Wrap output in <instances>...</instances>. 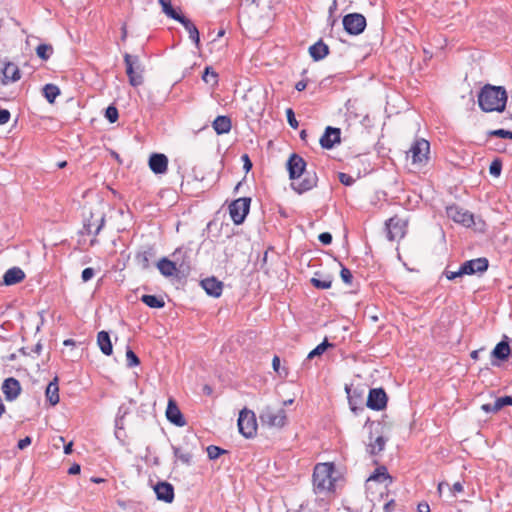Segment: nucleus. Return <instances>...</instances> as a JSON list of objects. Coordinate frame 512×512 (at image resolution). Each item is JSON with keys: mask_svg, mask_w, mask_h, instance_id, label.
<instances>
[{"mask_svg": "<svg viewBox=\"0 0 512 512\" xmlns=\"http://www.w3.org/2000/svg\"><path fill=\"white\" fill-rule=\"evenodd\" d=\"M250 204L251 198L249 197H241L231 202L229 214L234 224L240 225L244 222L249 213Z\"/></svg>", "mask_w": 512, "mask_h": 512, "instance_id": "9", "label": "nucleus"}, {"mask_svg": "<svg viewBox=\"0 0 512 512\" xmlns=\"http://www.w3.org/2000/svg\"><path fill=\"white\" fill-rule=\"evenodd\" d=\"M286 117H287V121H288L289 125L293 129H296L299 126V123L295 117V113L292 108L286 109Z\"/></svg>", "mask_w": 512, "mask_h": 512, "instance_id": "51", "label": "nucleus"}, {"mask_svg": "<svg viewBox=\"0 0 512 512\" xmlns=\"http://www.w3.org/2000/svg\"><path fill=\"white\" fill-rule=\"evenodd\" d=\"M217 78H218V74L213 70L212 67L205 68L203 75H202V79L205 83L213 82V84H216L218 81Z\"/></svg>", "mask_w": 512, "mask_h": 512, "instance_id": "42", "label": "nucleus"}, {"mask_svg": "<svg viewBox=\"0 0 512 512\" xmlns=\"http://www.w3.org/2000/svg\"><path fill=\"white\" fill-rule=\"evenodd\" d=\"M388 396L383 388L369 390L366 406L372 410L380 411L386 408Z\"/></svg>", "mask_w": 512, "mask_h": 512, "instance_id": "14", "label": "nucleus"}, {"mask_svg": "<svg viewBox=\"0 0 512 512\" xmlns=\"http://www.w3.org/2000/svg\"><path fill=\"white\" fill-rule=\"evenodd\" d=\"M45 395L47 400L51 405H56L59 403V386H58V377H55L48 385L45 391Z\"/></svg>", "mask_w": 512, "mask_h": 512, "instance_id": "32", "label": "nucleus"}, {"mask_svg": "<svg viewBox=\"0 0 512 512\" xmlns=\"http://www.w3.org/2000/svg\"><path fill=\"white\" fill-rule=\"evenodd\" d=\"M259 419L262 425L282 428L286 423V412L283 408L266 406L261 410Z\"/></svg>", "mask_w": 512, "mask_h": 512, "instance_id": "5", "label": "nucleus"}, {"mask_svg": "<svg viewBox=\"0 0 512 512\" xmlns=\"http://www.w3.org/2000/svg\"><path fill=\"white\" fill-rule=\"evenodd\" d=\"M140 300L150 308L160 309L165 306V302H164L163 298L158 297L156 295L145 294V295H142Z\"/></svg>", "mask_w": 512, "mask_h": 512, "instance_id": "36", "label": "nucleus"}, {"mask_svg": "<svg viewBox=\"0 0 512 512\" xmlns=\"http://www.w3.org/2000/svg\"><path fill=\"white\" fill-rule=\"evenodd\" d=\"M489 267V261L485 257H480L462 263V272L465 275L485 272Z\"/></svg>", "mask_w": 512, "mask_h": 512, "instance_id": "16", "label": "nucleus"}, {"mask_svg": "<svg viewBox=\"0 0 512 512\" xmlns=\"http://www.w3.org/2000/svg\"><path fill=\"white\" fill-rule=\"evenodd\" d=\"M309 54L314 61L323 60L329 54V47L320 39L309 47Z\"/></svg>", "mask_w": 512, "mask_h": 512, "instance_id": "25", "label": "nucleus"}, {"mask_svg": "<svg viewBox=\"0 0 512 512\" xmlns=\"http://www.w3.org/2000/svg\"><path fill=\"white\" fill-rule=\"evenodd\" d=\"M347 394H348V401L350 409L354 412V414H358L359 412H363L365 410L364 406L362 405V392H357L354 390L353 394H350V388L346 386L345 388Z\"/></svg>", "mask_w": 512, "mask_h": 512, "instance_id": "28", "label": "nucleus"}, {"mask_svg": "<svg viewBox=\"0 0 512 512\" xmlns=\"http://www.w3.org/2000/svg\"><path fill=\"white\" fill-rule=\"evenodd\" d=\"M417 511L418 512H430L429 504L427 502L419 503L417 506Z\"/></svg>", "mask_w": 512, "mask_h": 512, "instance_id": "64", "label": "nucleus"}, {"mask_svg": "<svg viewBox=\"0 0 512 512\" xmlns=\"http://www.w3.org/2000/svg\"><path fill=\"white\" fill-rule=\"evenodd\" d=\"M496 412L500 411L505 406H512V396H504L497 398L494 402Z\"/></svg>", "mask_w": 512, "mask_h": 512, "instance_id": "45", "label": "nucleus"}, {"mask_svg": "<svg viewBox=\"0 0 512 512\" xmlns=\"http://www.w3.org/2000/svg\"><path fill=\"white\" fill-rule=\"evenodd\" d=\"M340 277L345 284H348V285L352 284L353 275L348 268L342 266V269L340 271Z\"/></svg>", "mask_w": 512, "mask_h": 512, "instance_id": "49", "label": "nucleus"}, {"mask_svg": "<svg viewBox=\"0 0 512 512\" xmlns=\"http://www.w3.org/2000/svg\"><path fill=\"white\" fill-rule=\"evenodd\" d=\"M242 161H243V168L245 169L246 172L250 171L252 169V162L249 158V156L247 154H244L242 155L241 157Z\"/></svg>", "mask_w": 512, "mask_h": 512, "instance_id": "56", "label": "nucleus"}, {"mask_svg": "<svg viewBox=\"0 0 512 512\" xmlns=\"http://www.w3.org/2000/svg\"><path fill=\"white\" fill-rule=\"evenodd\" d=\"M159 4L162 7V11L171 19L175 21H179V19H182L184 15H182L180 12H178L171 4V0H158Z\"/></svg>", "mask_w": 512, "mask_h": 512, "instance_id": "35", "label": "nucleus"}, {"mask_svg": "<svg viewBox=\"0 0 512 512\" xmlns=\"http://www.w3.org/2000/svg\"><path fill=\"white\" fill-rule=\"evenodd\" d=\"M198 439L195 435H186L178 445H172V451L176 460L186 466L193 463L194 453L197 450Z\"/></svg>", "mask_w": 512, "mask_h": 512, "instance_id": "3", "label": "nucleus"}, {"mask_svg": "<svg viewBox=\"0 0 512 512\" xmlns=\"http://www.w3.org/2000/svg\"><path fill=\"white\" fill-rule=\"evenodd\" d=\"M149 167L155 174H163L167 171L168 158L161 153H153L149 157Z\"/></svg>", "mask_w": 512, "mask_h": 512, "instance_id": "22", "label": "nucleus"}, {"mask_svg": "<svg viewBox=\"0 0 512 512\" xmlns=\"http://www.w3.org/2000/svg\"><path fill=\"white\" fill-rule=\"evenodd\" d=\"M395 500L391 499L384 505V512H393L395 510Z\"/></svg>", "mask_w": 512, "mask_h": 512, "instance_id": "61", "label": "nucleus"}, {"mask_svg": "<svg viewBox=\"0 0 512 512\" xmlns=\"http://www.w3.org/2000/svg\"><path fill=\"white\" fill-rule=\"evenodd\" d=\"M506 102L507 92L503 86L486 84L478 94V105L484 112H503Z\"/></svg>", "mask_w": 512, "mask_h": 512, "instance_id": "2", "label": "nucleus"}, {"mask_svg": "<svg viewBox=\"0 0 512 512\" xmlns=\"http://www.w3.org/2000/svg\"><path fill=\"white\" fill-rule=\"evenodd\" d=\"M124 63L126 66V74L129 79V83L133 87L140 86L143 83V76L141 70L139 73L136 70L140 69V61L138 56L130 55L129 53L124 54Z\"/></svg>", "mask_w": 512, "mask_h": 512, "instance_id": "11", "label": "nucleus"}, {"mask_svg": "<svg viewBox=\"0 0 512 512\" xmlns=\"http://www.w3.org/2000/svg\"><path fill=\"white\" fill-rule=\"evenodd\" d=\"M333 344L329 343L327 339H324L319 345H317L313 350H311L307 356V359L311 360L315 357L321 356L329 347H332Z\"/></svg>", "mask_w": 512, "mask_h": 512, "instance_id": "39", "label": "nucleus"}, {"mask_svg": "<svg viewBox=\"0 0 512 512\" xmlns=\"http://www.w3.org/2000/svg\"><path fill=\"white\" fill-rule=\"evenodd\" d=\"M502 171V162L500 159L496 158L494 159L490 166H489V172L494 177H499Z\"/></svg>", "mask_w": 512, "mask_h": 512, "instance_id": "46", "label": "nucleus"}, {"mask_svg": "<svg viewBox=\"0 0 512 512\" xmlns=\"http://www.w3.org/2000/svg\"><path fill=\"white\" fill-rule=\"evenodd\" d=\"M191 254L192 250L183 246L177 248L172 254L175 262L181 263L183 261L187 265V275L190 273L192 265Z\"/></svg>", "mask_w": 512, "mask_h": 512, "instance_id": "26", "label": "nucleus"}, {"mask_svg": "<svg viewBox=\"0 0 512 512\" xmlns=\"http://www.w3.org/2000/svg\"><path fill=\"white\" fill-rule=\"evenodd\" d=\"M9 110L0 108V125L6 124L10 120Z\"/></svg>", "mask_w": 512, "mask_h": 512, "instance_id": "55", "label": "nucleus"}, {"mask_svg": "<svg viewBox=\"0 0 512 512\" xmlns=\"http://www.w3.org/2000/svg\"><path fill=\"white\" fill-rule=\"evenodd\" d=\"M306 167V161L296 153H292L286 163L289 179L292 181L291 189L299 195L311 191L318 185L316 171L307 170Z\"/></svg>", "mask_w": 512, "mask_h": 512, "instance_id": "1", "label": "nucleus"}, {"mask_svg": "<svg viewBox=\"0 0 512 512\" xmlns=\"http://www.w3.org/2000/svg\"><path fill=\"white\" fill-rule=\"evenodd\" d=\"M506 339L507 337H505L504 340L497 343V345L491 352L492 357L501 361L507 360L509 358L511 350L509 343Z\"/></svg>", "mask_w": 512, "mask_h": 512, "instance_id": "30", "label": "nucleus"}, {"mask_svg": "<svg viewBox=\"0 0 512 512\" xmlns=\"http://www.w3.org/2000/svg\"><path fill=\"white\" fill-rule=\"evenodd\" d=\"M386 445V439L382 435H378L374 441L370 436V442L367 445V451L371 455H377L384 450Z\"/></svg>", "mask_w": 512, "mask_h": 512, "instance_id": "33", "label": "nucleus"}, {"mask_svg": "<svg viewBox=\"0 0 512 512\" xmlns=\"http://www.w3.org/2000/svg\"><path fill=\"white\" fill-rule=\"evenodd\" d=\"M228 453L227 450L222 449L221 447H218L216 445H210L207 447V454L209 459L215 460L219 458L221 455Z\"/></svg>", "mask_w": 512, "mask_h": 512, "instance_id": "41", "label": "nucleus"}, {"mask_svg": "<svg viewBox=\"0 0 512 512\" xmlns=\"http://www.w3.org/2000/svg\"><path fill=\"white\" fill-rule=\"evenodd\" d=\"M333 472L334 466L332 463H318L315 466L312 477L314 489L317 492L330 491L334 487Z\"/></svg>", "mask_w": 512, "mask_h": 512, "instance_id": "4", "label": "nucleus"}, {"mask_svg": "<svg viewBox=\"0 0 512 512\" xmlns=\"http://www.w3.org/2000/svg\"><path fill=\"white\" fill-rule=\"evenodd\" d=\"M59 94L60 89L58 86L54 84L49 83L43 87V95L50 104H53L55 102V99Z\"/></svg>", "mask_w": 512, "mask_h": 512, "instance_id": "37", "label": "nucleus"}, {"mask_svg": "<svg viewBox=\"0 0 512 512\" xmlns=\"http://www.w3.org/2000/svg\"><path fill=\"white\" fill-rule=\"evenodd\" d=\"M212 125L218 135L228 133L232 127L231 119L224 115L217 116Z\"/></svg>", "mask_w": 512, "mask_h": 512, "instance_id": "31", "label": "nucleus"}, {"mask_svg": "<svg viewBox=\"0 0 512 512\" xmlns=\"http://www.w3.org/2000/svg\"><path fill=\"white\" fill-rule=\"evenodd\" d=\"M337 8H338V2H337V0H333L328 9L329 20L332 18V16L336 12Z\"/></svg>", "mask_w": 512, "mask_h": 512, "instance_id": "62", "label": "nucleus"}, {"mask_svg": "<svg viewBox=\"0 0 512 512\" xmlns=\"http://www.w3.org/2000/svg\"><path fill=\"white\" fill-rule=\"evenodd\" d=\"M200 284L209 296L215 298L221 296L223 290V283L217 280L215 277L205 278L201 280Z\"/></svg>", "mask_w": 512, "mask_h": 512, "instance_id": "23", "label": "nucleus"}, {"mask_svg": "<svg viewBox=\"0 0 512 512\" xmlns=\"http://www.w3.org/2000/svg\"><path fill=\"white\" fill-rule=\"evenodd\" d=\"M332 234L329 233V232H323L321 234H319L318 236V240L323 244V245H330L332 243Z\"/></svg>", "mask_w": 512, "mask_h": 512, "instance_id": "54", "label": "nucleus"}, {"mask_svg": "<svg viewBox=\"0 0 512 512\" xmlns=\"http://www.w3.org/2000/svg\"><path fill=\"white\" fill-rule=\"evenodd\" d=\"M126 360H127V367H129V368L138 366L140 364L139 357L134 353V351L130 347H127Z\"/></svg>", "mask_w": 512, "mask_h": 512, "instance_id": "43", "label": "nucleus"}, {"mask_svg": "<svg viewBox=\"0 0 512 512\" xmlns=\"http://www.w3.org/2000/svg\"><path fill=\"white\" fill-rule=\"evenodd\" d=\"M105 225V216L104 215H101V217L99 218V220H97V223H96V228L93 232V234L96 236L100 233V231L102 230V228L104 227Z\"/></svg>", "mask_w": 512, "mask_h": 512, "instance_id": "57", "label": "nucleus"}, {"mask_svg": "<svg viewBox=\"0 0 512 512\" xmlns=\"http://www.w3.org/2000/svg\"><path fill=\"white\" fill-rule=\"evenodd\" d=\"M21 390L20 382L14 377L6 378L2 384V391L5 395V399L10 402L18 398Z\"/></svg>", "mask_w": 512, "mask_h": 512, "instance_id": "18", "label": "nucleus"}, {"mask_svg": "<svg viewBox=\"0 0 512 512\" xmlns=\"http://www.w3.org/2000/svg\"><path fill=\"white\" fill-rule=\"evenodd\" d=\"M52 53L53 47L50 44H40L36 48V54L42 60H48Z\"/></svg>", "mask_w": 512, "mask_h": 512, "instance_id": "40", "label": "nucleus"}, {"mask_svg": "<svg viewBox=\"0 0 512 512\" xmlns=\"http://www.w3.org/2000/svg\"><path fill=\"white\" fill-rule=\"evenodd\" d=\"M95 227L96 228V223L93 222L91 219H89L85 224H84V230L86 231L87 234H92L94 231L92 230V228Z\"/></svg>", "mask_w": 512, "mask_h": 512, "instance_id": "60", "label": "nucleus"}, {"mask_svg": "<svg viewBox=\"0 0 512 512\" xmlns=\"http://www.w3.org/2000/svg\"><path fill=\"white\" fill-rule=\"evenodd\" d=\"M488 134H489V136L512 139V131L505 130V129L491 130V131H489Z\"/></svg>", "mask_w": 512, "mask_h": 512, "instance_id": "48", "label": "nucleus"}, {"mask_svg": "<svg viewBox=\"0 0 512 512\" xmlns=\"http://www.w3.org/2000/svg\"><path fill=\"white\" fill-rule=\"evenodd\" d=\"M105 117L110 123H115L118 120V109L114 105H109L105 110Z\"/></svg>", "mask_w": 512, "mask_h": 512, "instance_id": "44", "label": "nucleus"}, {"mask_svg": "<svg viewBox=\"0 0 512 512\" xmlns=\"http://www.w3.org/2000/svg\"><path fill=\"white\" fill-rule=\"evenodd\" d=\"M444 274L448 280H454L458 277H462L463 275H465V273L462 272V265L459 267L457 271L453 272L445 270Z\"/></svg>", "mask_w": 512, "mask_h": 512, "instance_id": "52", "label": "nucleus"}, {"mask_svg": "<svg viewBox=\"0 0 512 512\" xmlns=\"http://www.w3.org/2000/svg\"><path fill=\"white\" fill-rule=\"evenodd\" d=\"M25 279L24 271L19 267H12L8 269L3 275V284L5 286H12L20 283Z\"/></svg>", "mask_w": 512, "mask_h": 512, "instance_id": "24", "label": "nucleus"}, {"mask_svg": "<svg viewBox=\"0 0 512 512\" xmlns=\"http://www.w3.org/2000/svg\"><path fill=\"white\" fill-rule=\"evenodd\" d=\"M156 498L165 503H172L174 500V487L167 481H160L154 486Z\"/></svg>", "mask_w": 512, "mask_h": 512, "instance_id": "19", "label": "nucleus"}, {"mask_svg": "<svg viewBox=\"0 0 512 512\" xmlns=\"http://www.w3.org/2000/svg\"><path fill=\"white\" fill-rule=\"evenodd\" d=\"M125 414H126V412H124L121 415V408H120L118 415L116 417V420H115V428H116L115 435L118 439L120 438V431L124 429V421L123 420H124Z\"/></svg>", "mask_w": 512, "mask_h": 512, "instance_id": "47", "label": "nucleus"}, {"mask_svg": "<svg viewBox=\"0 0 512 512\" xmlns=\"http://www.w3.org/2000/svg\"><path fill=\"white\" fill-rule=\"evenodd\" d=\"M341 130L340 128L327 126L319 142L322 148L332 149L335 144L340 143Z\"/></svg>", "mask_w": 512, "mask_h": 512, "instance_id": "17", "label": "nucleus"}, {"mask_svg": "<svg viewBox=\"0 0 512 512\" xmlns=\"http://www.w3.org/2000/svg\"><path fill=\"white\" fill-rule=\"evenodd\" d=\"M429 151V142L425 139H418L412 144L410 150L407 153V156L411 157L413 164L423 166L428 161Z\"/></svg>", "mask_w": 512, "mask_h": 512, "instance_id": "10", "label": "nucleus"}, {"mask_svg": "<svg viewBox=\"0 0 512 512\" xmlns=\"http://www.w3.org/2000/svg\"><path fill=\"white\" fill-rule=\"evenodd\" d=\"M156 257V249L152 245L142 246L135 254V261L142 270L150 268L151 261Z\"/></svg>", "mask_w": 512, "mask_h": 512, "instance_id": "15", "label": "nucleus"}, {"mask_svg": "<svg viewBox=\"0 0 512 512\" xmlns=\"http://www.w3.org/2000/svg\"><path fill=\"white\" fill-rule=\"evenodd\" d=\"M31 442H32V439H31L29 436H26L25 438L20 439V440L18 441L17 446H18V448H19L20 450H23V449H25L26 447H28V446L31 444Z\"/></svg>", "mask_w": 512, "mask_h": 512, "instance_id": "58", "label": "nucleus"}, {"mask_svg": "<svg viewBox=\"0 0 512 512\" xmlns=\"http://www.w3.org/2000/svg\"><path fill=\"white\" fill-rule=\"evenodd\" d=\"M447 217L455 223L461 224L467 228L474 225V215L468 210L460 207L457 204H452L446 207Z\"/></svg>", "mask_w": 512, "mask_h": 512, "instance_id": "13", "label": "nucleus"}, {"mask_svg": "<svg viewBox=\"0 0 512 512\" xmlns=\"http://www.w3.org/2000/svg\"><path fill=\"white\" fill-rule=\"evenodd\" d=\"M342 24L345 32L349 35L357 36L364 32L367 21L361 13H349L342 19Z\"/></svg>", "mask_w": 512, "mask_h": 512, "instance_id": "7", "label": "nucleus"}, {"mask_svg": "<svg viewBox=\"0 0 512 512\" xmlns=\"http://www.w3.org/2000/svg\"><path fill=\"white\" fill-rule=\"evenodd\" d=\"M94 275H95V271L93 268H91V267L85 268L81 274L82 281L88 282L89 280H91L94 277Z\"/></svg>", "mask_w": 512, "mask_h": 512, "instance_id": "53", "label": "nucleus"}, {"mask_svg": "<svg viewBox=\"0 0 512 512\" xmlns=\"http://www.w3.org/2000/svg\"><path fill=\"white\" fill-rule=\"evenodd\" d=\"M408 221L400 217L393 216L386 220L385 230L389 241H399L406 235Z\"/></svg>", "mask_w": 512, "mask_h": 512, "instance_id": "8", "label": "nucleus"}, {"mask_svg": "<svg viewBox=\"0 0 512 512\" xmlns=\"http://www.w3.org/2000/svg\"><path fill=\"white\" fill-rule=\"evenodd\" d=\"M81 471V467L79 464H76L74 463L69 469H68V473L70 475H77L79 474Z\"/></svg>", "mask_w": 512, "mask_h": 512, "instance_id": "63", "label": "nucleus"}, {"mask_svg": "<svg viewBox=\"0 0 512 512\" xmlns=\"http://www.w3.org/2000/svg\"><path fill=\"white\" fill-rule=\"evenodd\" d=\"M481 409L486 413H497L494 403H486L481 406Z\"/></svg>", "mask_w": 512, "mask_h": 512, "instance_id": "59", "label": "nucleus"}, {"mask_svg": "<svg viewBox=\"0 0 512 512\" xmlns=\"http://www.w3.org/2000/svg\"><path fill=\"white\" fill-rule=\"evenodd\" d=\"M2 73V84L6 85L9 82H16L21 77L19 67L12 62H4L0 67Z\"/></svg>", "mask_w": 512, "mask_h": 512, "instance_id": "21", "label": "nucleus"}, {"mask_svg": "<svg viewBox=\"0 0 512 512\" xmlns=\"http://www.w3.org/2000/svg\"><path fill=\"white\" fill-rule=\"evenodd\" d=\"M178 22L184 26V28L186 29V31L189 34V38L195 43L196 47L199 48L200 34H199V30L195 26V24L185 16L182 19H179Z\"/></svg>", "mask_w": 512, "mask_h": 512, "instance_id": "29", "label": "nucleus"}, {"mask_svg": "<svg viewBox=\"0 0 512 512\" xmlns=\"http://www.w3.org/2000/svg\"><path fill=\"white\" fill-rule=\"evenodd\" d=\"M338 178L340 183L345 186H352L355 183V179L351 175L344 172H340L338 174Z\"/></svg>", "mask_w": 512, "mask_h": 512, "instance_id": "50", "label": "nucleus"}, {"mask_svg": "<svg viewBox=\"0 0 512 512\" xmlns=\"http://www.w3.org/2000/svg\"><path fill=\"white\" fill-rule=\"evenodd\" d=\"M156 265L159 272L165 277L178 276L180 274L182 276L187 275V265L184 264L183 261L179 263L163 257L157 262Z\"/></svg>", "mask_w": 512, "mask_h": 512, "instance_id": "12", "label": "nucleus"}, {"mask_svg": "<svg viewBox=\"0 0 512 512\" xmlns=\"http://www.w3.org/2000/svg\"><path fill=\"white\" fill-rule=\"evenodd\" d=\"M239 432L245 438H253L257 433V420L255 413L252 410L244 408L240 411L238 417Z\"/></svg>", "mask_w": 512, "mask_h": 512, "instance_id": "6", "label": "nucleus"}, {"mask_svg": "<svg viewBox=\"0 0 512 512\" xmlns=\"http://www.w3.org/2000/svg\"><path fill=\"white\" fill-rule=\"evenodd\" d=\"M385 480H389V482H392V478L388 474L387 468L385 466L378 467L374 471V473L368 478V481L384 482Z\"/></svg>", "mask_w": 512, "mask_h": 512, "instance_id": "38", "label": "nucleus"}, {"mask_svg": "<svg viewBox=\"0 0 512 512\" xmlns=\"http://www.w3.org/2000/svg\"><path fill=\"white\" fill-rule=\"evenodd\" d=\"M311 284L317 289H329L332 285V277L315 273V277L311 279Z\"/></svg>", "mask_w": 512, "mask_h": 512, "instance_id": "34", "label": "nucleus"}, {"mask_svg": "<svg viewBox=\"0 0 512 512\" xmlns=\"http://www.w3.org/2000/svg\"><path fill=\"white\" fill-rule=\"evenodd\" d=\"M166 417L169 422L178 427H183L186 424L182 412L180 411L176 401L172 398L168 401Z\"/></svg>", "mask_w": 512, "mask_h": 512, "instance_id": "20", "label": "nucleus"}, {"mask_svg": "<svg viewBox=\"0 0 512 512\" xmlns=\"http://www.w3.org/2000/svg\"><path fill=\"white\" fill-rule=\"evenodd\" d=\"M97 344L101 350V352L106 355L110 356L113 352V346L111 342L110 335L107 331H100L97 334Z\"/></svg>", "mask_w": 512, "mask_h": 512, "instance_id": "27", "label": "nucleus"}]
</instances>
